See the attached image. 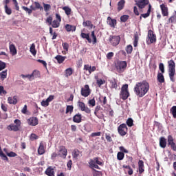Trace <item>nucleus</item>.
Instances as JSON below:
<instances>
[{
    "instance_id": "nucleus-21",
    "label": "nucleus",
    "mask_w": 176,
    "mask_h": 176,
    "mask_svg": "<svg viewBox=\"0 0 176 176\" xmlns=\"http://www.w3.org/2000/svg\"><path fill=\"white\" fill-rule=\"evenodd\" d=\"M45 174L47 176H54V168L53 166H49L45 171Z\"/></svg>"
},
{
    "instance_id": "nucleus-23",
    "label": "nucleus",
    "mask_w": 176,
    "mask_h": 176,
    "mask_svg": "<svg viewBox=\"0 0 176 176\" xmlns=\"http://www.w3.org/2000/svg\"><path fill=\"white\" fill-rule=\"evenodd\" d=\"M126 3V1L125 0H120L118 3V12H120V10H123V9L124 8V5Z\"/></svg>"
},
{
    "instance_id": "nucleus-56",
    "label": "nucleus",
    "mask_w": 176,
    "mask_h": 176,
    "mask_svg": "<svg viewBox=\"0 0 176 176\" xmlns=\"http://www.w3.org/2000/svg\"><path fill=\"white\" fill-rule=\"evenodd\" d=\"M1 108L3 112H8V104H3V103H1Z\"/></svg>"
},
{
    "instance_id": "nucleus-50",
    "label": "nucleus",
    "mask_w": 176,
    "mask_h": 176,
    "mask_svg": "<svg viewBox=\"0 0 176 176\" xmlns=\"http://www.w3.org/2000/svg\"><path fill=\"white\" fill-rule=\"evenodd\" d=\"M91 36L93 39V44L96 45V43H97V36H96V32L94 31H92L91 33Z\"/></svg>"
},
{
    "instance_id": "nucleus-32",
    "label": "nucleus",
    "mask_w": 176,
    "mask_h": 176,
    "mask_svg": "<svg viewBox=\"0 0 176 176\" xmlns=\"http://www.w3.org/2000/svg\"><path fill=\"white\" fill-rule=\"evenodd\" d=\"M151 9H152V6L149 4L147 12L145 14H141L142 17H143L144 19H146V17H149V16H151Z\"/></svg>"
},
{
    "instance_id": "nucleus-14",
    "label": "nucleus",
    "mask_w": 176,
    "mask_h": 176,
    "mask_svg": "<svg viewBox=\"0 0 176 176\" xmlns=\"http://www.w3.org/2000/svg\"><path fill=\"white\" fill-rule=\"evenodd\" d=\"M58 148H59V151L58 153H60L59 156L60 157H63V159H65V157H67V155H68V151L65 148V146H60Z\"/></svg>"
},
{
    "instance_id": "nucleus-42",
    "label": "nucleus",
    "mask_w": 176,
    "mask_h": 176,
    "mask_svg": "<svg viewBox=\"0 0 176 176\" xmlns=\"http://www.w3.org/2000/svg\"><path fill=\"white\" fill-rule=\"evenodd\" d=\"M60 23L57 20H54L51 24L52 28H58L60 27Z\"/></svg>"
},
{
    "instance_id": "nucleus-17",
    "label": "nucleus",
    "mask_w": 176,
    "mask_h": 176,
    "mask_svg": "<svg viewBox=\"0 0 176 176\" xmlns=\"http://www.w3.org/2000/svg\"><path fill=\"white\" fill-rule=\"evenodd\" d=\"M138 170L139 174H142L145 171V166L144 165V161L139 160L138 162Z\"/></svg>"
},
{
    "instance_id": "nucleus-59",
    "label": "nucleus",
    "mask_w": 176,
    "mask_h": 176,
    "mask_svg": "<svg viewBox=\"0 0 176 176\" xmlns=\"http://www.w3.org/2000/svg\"><path fill=\"white\" fill-rule=\"evenodd\" d=\"M52 22H53V17L52 16H49L46 19V23H48L49 25H52Z\"/></svg>"
},
{
    "instance_id": "nucleus-4",
    "label": "nucleus",
    "mask_w": 176,
    "mask_h": 176,
    "mask_svg": "<svg viewBox=\"0 0 176 176\" xmlns=\"http://www.w3.org/2000/svg\"><path fill=\"white\" fill-rule=\"evenodd\" d=\"M169 78L172 82H174V76L175 75V62L173 60L168 61Z\"/></svg>"
},
{
    "instance_id": "nucleus-18",
    "label": "nucleus",
    "mask_w": 176,
    "mask_h": 176,
    "mask_svg": "<svg viewBox=\"0 0 176 176\" xmlns=\"http://www.w3.org/2000/svg\"><path fill=\"white\" fill-rule=\"evenodd\" d=\"M34 4L35 5V7H34V6H30V10H32H32H36V9H38L39 10H43V7L41 6V3H39V2L35 1Z\"/></svg>"
},
{
    "instance_id": "nucleus-9",
    "label": "nucleus",
    "mask_w": 176,
    "mask_h": 176,
    "mask_svg": "<svg viewBox=\"0 0 176 176\" xmlns=\"http://www.w3.org/2000/svg\"><path fill=\"white\" fill-rule=\"evenodd\" d=\"M109 42L112 46H118L120 43V36H111Z\"/></svg>"
},
{
    "instance_id": "nucleus-10",
    "label": "nucleus",
    "mask_w": 176,
    "mask_h": 176,
    "mask_svg": "<svg viewBox=\"0 0 176 176\" xmlns=\"http://www.w3.org/2000/svg\"><path fill=\"white\" fill-rule=\"evenodd\" d=\"M91 93V90H90L89 85H85L84 87L81 89V96H82V97H89Z\"/></svg>"
},
{
    "instance_id": "nucleus-33",
    "label": "nucleus",
    "mask_w": 176,
    "mask_h": 176,
    "mask_svg": "<svg viewBox=\"0 0 176 176\" xmlns=\"http://www.w3.org/2000/svg\"><path fill=\"white\" fill-rule=\"evenodd\" d=\"M73 73H74V70L72 69V68L69 67L66 69L65 71V77L69 78V76H71V75H72Z\"/></svg>"
},
{
    "instance_id": "nucleus-16",
    "label": "nucleus",
    "mask_w": 176,
    "mask_h": 176,
    "mask_svg": "<svg viewBox=\"0 0 176 176\" xmlns=\"http://www.w3.org/2000/svg\"><path fill=\"white\" fill-rule=\"evenodd\" d=\"M160 9L162 11V14L164 16V17L168 16V8L167 6H166V4H161Z\"/></svg>"
},
{
    "instance_id": "nucleus-5",
    "label": "nucleus",
    "mask_w": 176,
    "mask_h": 176,
    "mask_svg": "<svg viewBox=\"0 0 176 176\" xmlns=\"http://www.w3.org/2000/svg\"><path fill=\"white\" fill-rule=\"evenodd\" d=\"M120 97L122 100H127L130 97V93L129 92V85L125 84L122 85L121 88V91L120 94Z\"/></svg>"
},
{
    "instance_id": "nucleus-55",
    "label": "nucleus",
    "mask_w": 176,
    "mask_h": 176,
    "mask_svg": "<svg viewBox=\"0 0 176 176\" xmlns=\"http://www.w3.org/2000/svg\"><path fill=\"white\" fill-rule=\"evenodd\" d=\"M31 141H35V140H38V138H39V136H38L35 133H32L30 135V137Z\"/></svg>"
},
{
    "instance_id": "nucleus-46",
    "label": "nucleus",
    "mask_w": 176,
    "mask_h": 176,
    "mask_svg": "<svg viewBox=\"0 0 176 176\" xmlns=\"http://www.w3.org/2000/svg\"><path fill=\"white\" fill-rule=\"evenodd\" d=\"M4 9L6 14H8V16H10V14H12V8H9L8 5H5Z\"/></svg>"
},
{
    "instance_id": "nucleus-15",
    "label": "nucleus",
    "mask_w": 176,
    "mask_h": 176,
    "mask_svg": "<svg viewBox=\"0 0 176 176\" xmlns=\"http://www.w3.org/2000/svg\"><path fill=\"white\" fill-rule=\"evenodd\" d=\"M28 123L29 126H36L39 123V121L36 117H32L28 120Z\"/></svg>"
},
{
    "instance_id": "nucleus-31",
    "label": "nucleus",
    "mask_w": 176,
    "mask_h": 176,
    "mask_svg": "<svg viewBox=\"0 0 176 176\" xmlns=\"http://www.w3.org/2000/svg\"><path fill=\"white\" fill-rule=\"evenodd\" d=\"M157 80L160 83H164V76H163V73H158L157 76Z\"/></svg>"
},
{
    "instance_id": "nucleus-30",
    "label": "nucleus",
    "mask_w": 176,
    "mask_h": 176,
    "mask_svg": "<svg viewBox=\"0 0 176 176\" xmlns=\"http://www.w3.org/2000/svg\"><path fill=\"white\" fill-rule=\"evenodd\" d=\"M65 28L67 32H71V31H76V27L69 24H67L65 26Z\"/></svg>"
},
{
    "instance_id": "nucleus-20",
    "label": "nucleus",
    "mask_w": 176,
    "mask_h": 176,
    "mask_svg": "<svg viewBox=\"0 0 176 176\" xmlns=\"http://www.w3.org/2000/svg\"><path fill=\"white\" fill-rule=\"evenodd\" d=\"M82 114L78 113L73 117V122H74V123H80L82 122Z\"/></svg>"
},
{
    "instance_id": "nucleus-51",
    "label": "nucleus",
    "mask_w": 176,
    "mask_h": 176,
    "mask_svg": "<svg viewBox=\"0 0 176 176\" xmlns=\"http://www.w3.org/2000/svg\"><path fill=\"white\" fill-rule=\"evenodd\" d=\"M129 19H130V16L129 15H122L120 16V21L122 23H126Z\"/></svg>"
},
{
    "instance_id": "nucleus-40",
    "label": "nucleus",
    "mask_w": 176,
    "mask_h": 176,
    "mask_svg": "<svg viewBox=\"0 0 176 176\" xmlns=\"http://www.w3.org/2000/svg\"><path fill=\"white\" fill-rule=\"evenodd\" d=\"M110 83L111 85V89H115V90H118V82H116V80H111Z\"/></svg>"
},
{
    "instance_id": "nucleus-3",
    "label": "nucleus",
    "mask_w": 176,
    "mask_h": 176,
    "mask_svg": "<svg viewBox=\"0 0 176 176\" xmlns=\"http://www.w3.org/2000/svg\"><path fill=\"white\" fill-rule=\"evenodd\" d=\"M14 124H11L7 126V130L8 131H20V129L21 128V121L19 119H16L14 120Z\"/></svg>"
},
{
    "instance_id": "nucleus-36",
    "label": "nucleus",
    "mask_w": 176,
    "mask_h": 176,
    "mask_svg": "<svg viewBox=\"0 0 176 176\" xmlns=\"http://www.w3.org/2000/svg\"><path fill=\"white\" fill-rule=\"evenodd\" d=\"M168 23H176V11L175 14L168 19Z\"/></svg>"
},
{
    "instance_id": "nucleus-1",
    "label": "nucleus",
    "mask_w": 176,
    "mask_h": 176,
    "mask_svg": "<svg viewBox=\"0 0 176 176\" xmlns=\"http://www.w3.org/2000/svg\"><path fill=\"white\" fill-rule=\"evenodd\" d=\"M149 91V83L146 80H143L140 82H137L134 87L135 94L140 98L144 97L146 93Z\"/></svg>"
},
{
    "instance_id": "nucleus-28",
    "label": "nucleus",
    "mask_w": 176,
    "mask_h": 176,
    "mask_svg": "<svg viewBox=\"0 0 176 176\" xmlns=\"http://www.w3.org/2000/svg\"><path fill=\"white\" fill-rule=\"evenodd\" d=\"M10 53L12 56H16V54H17V50H16V46H14V44L10 45Z\"/></svg>"
},
{
    "instance_id": "nucleus-61",
    "label": "nucleus",
    "mask_w": 176,
    "mask_h": 176,
    "mask_svg": "<svg viewBox=\"0 0 176 176\" xmlns=\"http://www.w3.org/2000/svg\"><path fill=\"white\" fill-rule=\"evenodd\" d=\"M159 69L161 71L162 74H164V65L163 63H160Z\"/></svg>"
},
{
    "instance_id": "nucleus-45",
    "label": "nucleus",
    "mask_w": 176,
    "mask_h": 176,
    "mask_svg": "<svg viewBox=\"0 0 176 176\" xmlns=\"http://www.w3.org/2000/svg\"><path fill=\"white\" fill-rule=\"evenodd\" d=\"M74 112V106L73 105H67L66 107L65 113H72Z\"/></svg>"
},
{
    "instance_id": "nucleus-35",
    "label": "nucleus",
    "mask_w": 176,
    "mask_h": 176,
    "mask_svg": "<svg viewBox=\"0 0 176 176\" xmlns=\"http://www.w3.org/2000/svg\"><path fill=\"white\" fill-rule=\"evenodd\" d=\"M8 76V70H4L0 73V79L1 80H5Z\"/></svg>"
},
{
    "instance_id": "nucleus-2",
    "label": "nucleus",
    "mask_w": 176,
    "mask_h": 176,
    "mask_svg": "<svg viewBox=\"0 0 176 176\" xmlns=\"http://www.w3.org/2000/svg\"><path fill=\"white\" fill-rule=\"evenodd\" d=\"M90 168H96L97 170H100V166H104V163H102V160L101 158L98 157H94L91 159L89 162Z\"/></svg>"
},
{
    "instance_id": "nucleus-52",
    "label": "nucleus",
    "mask_w": 176,
    "mask_h": 176,
    "mask_svg": "<svg viewBox=\"0 0 176 176\" xmlns=\"http://www.w3.org/2000/svg\"><path fill=\"white\" fill-rule=\"evenodd\" d=\"M126 52L127 54H131L133 53V46L131 45L126 46Z\"/></svg>"
},
{
    "instance_id": "nucleus-54",
    "label": "nucleus",
    "mask_w": 176,
    "mask_h": 176,
    "mask_svg": "<svg viewBox=\"0 0 176 176\" xmlns=\"http://www.w3.org/2000/svg\"><path fill=\"white\" fill-rule=\"evenodd\" d=\"M170 113H172L173 118H176V106L172 107L170 109Z\"/></svg>"
},
{
    "instance_id": "nucleus-44",
    "label": "nucleus",
    "mask_w": 176,
    "mask_h": 176,
    "mask_svg": "<svg viewBox=\"0 0 176 176\" xmlns=\"http://www.w3.org/2000/svg\"><path fill=\"white\" fill-rule=\"evenodd\" d=\"M82 25H84V27H89L90 28H93V27H94V25H93L90 21L83 22Z\"/></svg>"
},
{
    "instance_id": "nucleus-34",
    "label": "nucleus",
    "mask_w": 176,
    "mask_h": 176,
    "mask_svg": "<svg viewBox=\"0 0 176 176\" xmlns=\"http://www.w3.org/2000/svg\"><path fill=\"white\" fill-rule=\"evenodd\" d=\"M0 157H1L2 160H4L6 162H9V158H8V156L3 153V151H2V148L0 146Z\"/></svg>"
},
{
    "instance_id": "nucleus-47",
    "label": "nucleus",
    "mask_w": 176,
    "mask_h": 176,
    "mask_svg": "<svg viewBox=\"0 0 176 176\" xmlns=\"http://www.w3.org/2000/svg\"><path fill=\"white\" fill-rule=\"evenodd\" d=\"M63 10L65 11V13L67 14V16H69V14H71V8H69V7L68 6H65L63 8Z\"/></svg>"
},
{
    "instance_id": "nucleus-41",
    "label": "nucleus",
    "mask_w": 176,
    "mask_h": 176,
    "mask_svg": "<svg viewBox=\"0 0 176 176\" xmlns=\"http://www.w3.org/2000/svg\"><path fill=\"white\" fill-rule=\"evenodd\" d=\"M126 124L129 127H133V126H134V120H133V118H128L126 121Z\"/></svg>"
},
{
    "instance_id": "nucleus-62",
    "label": "nucleus",
    "mask_w": 176,
    "mask_h": 176,
    "mask_svg": "<svg viewBox=\"0 0 176 176\" xmlns=\"http://www.w3.org/2000/svg\"><path fill=\"white\" fill-rule=\"evenodd\" d=\"M62 46H63L64 50H65L66 52H68V49L69 47V45L67 44V43H62Z\"/></svg>"
},
{
    "instance_id": "nucleus-6",
    "label": "nucleus",
    "mask_w": 176,
    "mask_h": 176,
    "mask_svg": "<svg viewBox=\"0 0 176 176\" xmlns=\"http://www.w3.org/2000/svg\"><path fill=\"white\" fill-rule=\"evenodd\" d=\"M116 68L118 72H124L127 68V62L124 60H118L116 63Z\"/></svg>"
},
{
    "instance_id": "nucleus-22",
    "label": "nucleus",
    "mask_w": 176,
    "mask_h": 176,
    "mask_svg": "<svg viewBox=\"0 0 176 176\" xmlns=\"http://www.w3.org/2000/svg\"><path fill=\"white\" fill-rule=\"evenodd\" d=\"M8 104L16 105L17 104V96H14L13 98L8 97Z\"/></svg>"
},
{
    "instance_id": "nucleus-57",
    "label": "nucleus",
    "mask_w": 176,
    "mask_h": 176,
    "mask_svg": "<svg viewBox=\"0 0 176 176\" xmlns=\"http://www.w3.org/2000/svg\"><path fill=\"white\" fill-rule=\"evenodd\" d=\"M5 68H6V63L0 60V71L5 69Z\"/></svg>"
},
{
    "instance_id": "nucleus-19",
    "label": "nucleus",
    "mask_w": 176,
    "mask_h": 176,
    "mask_svg": "<svg viewBox=\"0 0 176 176\" xmlns=\"http://www.w3.org/2000/svg\"><path fill=\"white\" fill-rule=\"evenodd\" d=\"M160 148H163V149L167 146V139L164 137L160 138Z\"/></svg>"
},
{
    "instance_id": "nucleus-53",
    "label": "nucleus",
    "mask_w": 176,
    "mask_h": 176,
    "mask_svg": "<svg viewBox=\"0 0 176 176\" xmlns=\"http://www.w3.org/2000/svg\"><path fill=\"white\" fill-rule=\"evenodd\" d=\"M96 83H97V85L99 87H101V86H102V85H104V83H105V81L102 79H98V78L96 80Z\"/></svg>"
},
{
    "instance_id": "nucleus-24",
    "label": "nucleus",
    "mask_w": 176,
    "mask_h": 176,
    "mask_svg": "<svg viewBox=\"0 0 176 176\" xmlns=\"http://www.w3.org/2000/svg\"><path fill=\"white\" fill-rule=\"evenodd\" d=\"M80 36L81 38H82V39H86L89 43H91V38H90V34L81 32Z\"/></svg>"
},
{
    "instance_id": "nucleus-63",
    "label": "nucleus",
    "mask_w": 176,
    "mask_h": 176,
    "mask_svg": "<svg viewBox=\"0 0 176 176\" xmlns=\"http://www.w3.org/2000/svg\"><path fill=\"white\" fill-rule=\"evenodd\" d=\"M41 105L42 107H49V102L47 101V100L46 99V100H42L41 102Z\"/></svg>"
},
{
    "instance_id": "nucleus-58",
    "label": "nucleus",
    "mask_w": 176,
    "mask_h": 176,
    "mask_svg": "<svg viewBox=\"0 0 176 176\" xmlns=\"http://www.w3.org/2000/svg\"><path fill=\"white\" fill-rule=\"evenodd\" d=\"M22 9H23L25 12H27L28 14H31L32 13V10L28 8V7L22 6Z\"/></svg>"
},
{
    "instance_id": "nucleus-8",
    "label": "nucleus",
    "mask_w": 176,
    "mask_h": 176,
    "mask_svg": "<svg viewBox=\"0 0 176 176\" xmlns=\"http://www.w3.org/2000/svg\"><path fill=\"white\" fill-rule=\"evenodd\" d=\"M129 131V129L127 128V125L126 124L123 123L121 124L118 127V132L120 135L122 137H124L126 134H127V131Z\"/></svg>"
},
{
    "instance_id": "nucleus-26",
    "label": "nucleus",
    "mask_w": 176,
    "mask_h": 176,
    "mask_svg": "<svg viewBox=\"0 0 176 176\" xmlns=\"http://www.w3.org/2000/svg\"><path fill=\"white\" fill-rule=\"evenodd\" d=\"M99 102H100L101 105L104 107L107 102L108 100H107V96H100L98 98Z\"/></svg>"
},
{
    "instance_id": "nucleus-38",
    "label": "nucleus",
    "mask_w": 176,
    "mask_h": 176,
    "mask_svg": "<svg viewBox=\"0 0 176 176\" xmlns=\"http://www.w3.org/2000/svg\"><path fill=\"white\" fill-rule=\"evenodd\" d=\"M123 168H126L128 170V174L129 175H133V168H131V166H129V165H123Z\"/></svg>"
},
{
    "instance_id": "nucleus-27",
    "label": "nucleus",
    "mask_w": 176,
    "mask_h": 176,
    "mask_svg": "<svg viewBox=\"0 0 176 176\" xmlns=\"http://www.w3.org/2000/svg\"><path fill=\"white\" fill-rule=\"evenodd\" d=\"M65 58H67V56H63L61 55H57L55 57V60H57L58 64H63L65 61Z\"/></svg>"
},
{
    "instance_id": "nucleus-12",
    "label": "nucleus",
    "mask_w": 176,
    "mask_h": 176,
    "mask_svg": "<svg viewBox=\"0 0 176 176\" xmlns=\"http://www.w3.org/2000/svg\"><path fill=\"white\" fill-rule=\"evenodd\" d=\"M168 146H170L171 149L176 152V144L174 142V138L173 135H168Z\"/></svg>"
},
{
    "instance_id": "nucleus-13",
    "label": "nucleus",
    "mask_w": 176,
    "mask_h": 176,
    "mask_svg": "<svg viewBox=\"0 0 176 176\" xmlns=\"http://www.w3.org/2000/svg\"><path fill=\"white\" fill-rule=\"evenodd\" d=\"M135 5L138 6L139 9H144L146 5H149V0H135Z\"/></svg>"
},
{
    "instance_id": "nucleus-43",
    "label": "nucleus",
    "mask_w": 176,
    "mask_h": 176,
    "mask_svg": "<svg viewBox=\"0 0 176 176\" xmlns=\"http://www.w3.org/2000/svg\"><path fill=\"white\" fill-rule=\"evenodd\" d=\"M30 53L33 56H36V50L35 49V44L32 43L30 46Z\"/></svg>"
},
{
    "instance_id": "nucleus-7",
    "label": "nucleus",
    "mask_w": 176,
    "mask_h": 176,
    "mask_svg": "<svg viewBox=\"0 0 176 176\" xmlns=\"http://www.w3.org/2000/svg\"><path fill=\"white\" fill-rule=\"evenodd\" d=\"M147 45H151V43H156V34L152 30H149L146 38Z\"/></svg>"
},
{
    "instance_id": "nucleus-37",
    "label": "nucleus",
    "mask_w": 176,
    "mask_h": 176,
    "mask_svg": "<svg viewBox=\"0 0 176 176\" xmlns=\"http://www.w3.org/2000/svg\"><path fill=\"white\" fill-rule=\"evenodd\" d=\"M32 78H41V72L38 70H34L32 73Z\"/></svg>"
},
{
    "instance_id": "nucleus-48",
    "label": "nucleus",
    "mask_w": 176,
    "mask_h": 176,
    "mask_svg": "<svg viewBox=\"0 0 176 176\" xmlns=\"http://www.w3.org/2000/svg\"><path fill=\"white\" fill-rule=\"evenodd\" d=\"M43 5L44 11L46 12H49V10L52 9V6H50V4H46L45 3H43Z\"/></svg>"
},
{
    "instance_id": "nucleus-25",
    "label": "nucleus",
    "mask_w": 176,
    "mask_h": 176,
    "mask_svg": "<svg viewBox=\"0 0 176 176\" xmlns=\"http://www.w3.org/2000/svg\"><path fill=\"white\" fill-rule=\"evenodd\" d=\"M45 152H46L45 150V146L43 145V142H41L38 148V155H44Z\"/></svg>"
},
{
    "instance_id": "nucleus-29",
    "label": "nucleus",
    "mask_w": 176,
    "mask_h": 176,
    "mask_svg": "<svg viewBox=\"0 0 176 176\" xmlns=\"http://www.w3.org/2000/svg\"><path fill=\"white\" fill-rule=\"evenodd\" d=\"M73 159L78 160V158L80 156V151L78 149H74L72 152Z\"/></svg>"
},
{
    "instance_id": "nucleus-49",
    "label": "nucleus",
    "mask_w": 176,
    "mask_h": 176,
    "mask_svg": "<svg viewBox=\"0 0 176 176\" xmlns=\"http://www.w3.org/2000/svg\"><path fill=\"white\" fill-rule=\"evenodd\" d=\"M117 159L118 160H123L124 159V153L123 152H118L117 154Z\"/></svg>"
},
{
    "instance_id": "nucleus-39",
    "label": "nucleus",
    "mask_w": 176,
    "mask_h": 176,
    "mask_svg": "<svg viewBox=\"0 0 176 176\" xmlns=\"http://www.w3.org/2000/svg\"><path fill=\"white\" fill-rule=\"evenodd\" d=\"M107 20H110L109 25L115 28V25H116V19H112L110 16H109Z\"/></svg>"
},
{
    "instance_id": "nucleus-64",
    "label": "nucleus",
    "mask_w": 176,
    "mask_h": 176,
    "mask_svg": "<svg viewBox=\"0 0 176 176\" xmlns=\"http://www.w3.org/2000/svg\"><path fill=\"white\" fill-rule=\"evenodd\" d=\"M93 176H102V173H101V171L95 170V172L93 173Z\"/></svg>"
},
{
    "instance_id": "nucleus-60",
    "label": "nucleus",
    "mask_w": 176,
    "mask_h": 176,
    "mask_svg": "<svg viewBox=\"0 0 176 176\" xmlns=\"http://www.w3.org/2000/svg\"><path fill=\"white\" fill-rule=\"evenodd\" d=\"M105 138L107 141V142H112V138L111 137V135L108 133H105Z\"/></svg>"
},
{
    "instance_id": "nucleus-11",
    "label": "nucleus",
    "mask_w": 176,
    "mask_h": 176,
    "mask_svg": "<svg viewBox=\"0 0 176 176\" xmlns=\"http://www.w3.org/2000/svg\"><path fill=\"white\" fill-rule=\"evenodd\" d=\"M78 107H79L80 111L85 112V113H91V110L89 109V107H86V104L83 102L78 101Z\"/></svg>"
}]
</instances>
